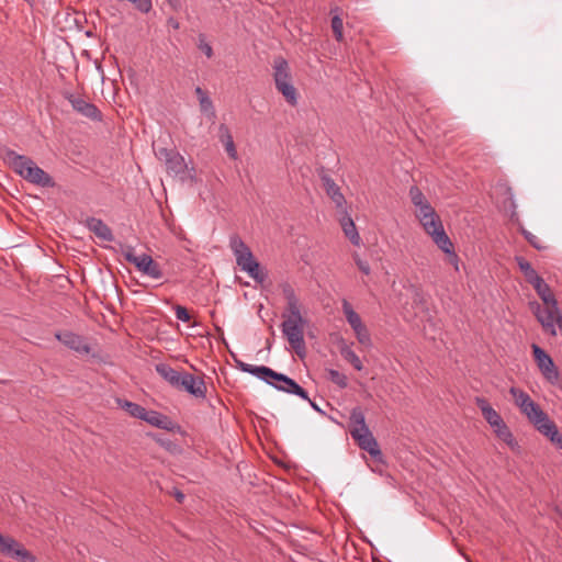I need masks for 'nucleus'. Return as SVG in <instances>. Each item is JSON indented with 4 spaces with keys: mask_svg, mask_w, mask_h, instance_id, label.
Instances as JSON below:
<instances>
[{
    "mask_svg": "<svg viewBox=\"0 0 562 562\" xmlns=\"http://www.w3.org/2000/svg\"><path fill=\"white\" fill-rule=\"evenodd\" d=\"M509 393L513 395L515 404L519 407L520 412L526 415L539 432L549 437L552 442L562 445V437L559 435L557 425L526 392L512 387Z\"/></svg>",
    "mask_w": 562,
    "mask_h": 562,
    "instance_id": "nucleus-1",
    "label": "nucleus"
},
{
    "mask_svg": "<svg viewBox=\"0 0 562 562\" xmlns=\"http://www.w3.org/2000/svg\"><path fill=\"white\" fill-rule=\"evenodd\" d=\"M532 286L542 300V305L533 301L529 303V308L541 324L543 330L555 336L557 327L562 328V316L558 308V302L543 279L539 280V284L535 283Z\"/></svg>",
    "mask_w": 562,
    "mask_h": 562,
    "instance_id": "nucleus-2",
    "label": "nucleus"
},
{
    "mask_svg": "<svg viewBox=\"0 0 562 562\" xmlns=\"http://www.w3.org/2000/svg\"><path fill=\"white\" fill-rule=\"evenodd\" d=\"M237 368L243 372L250 373L268 384L272 385L279 391L295 394L303 400H308L307 392L301 387L293 379L289 378L285 374L278 373L265 366H252L243 361H236Z\"/></svg>",
    "mask_w": 562,
    "mask_h": 562,
    "instance_id": "nucleus-3",
    "label": "nucleus"
},
{
    "mask_svg": "<svg viewBox=\"0 0 562 562\" xmlns=\"http://www.w3.org/2000/svg\"><path fill=\"white\" fill-rule=\"evenodd\" d=\"M3 160L18 175L33 184L42 187H52L54 184L52 177L26 156L19 155L12 149H5Z\"/></svg>",
    "mask_w": 562,
    "mask_h": 562,
    "instance_id": "nucleus-4",
    "label": "nucleus"
},
{
    "mask_svg": "<svg viewBox=\"0 0 562 562\" xmlns=\"http://www.w3.org/2000/svg\"><path fill=\"white\" fill-rule=\"evenodd\" d=\"M418 222L420 223L425 233L431 237L437 247L449 256L450 263L454 265L456 269H458L459 259L454 252V246L447 235L442 221L437 212L418 218Z\"/></svg>",
    "mask_w": 562,
    "mask_h": 562,
    "instance_id": "nucleus-5",
    "label": "nucleus"
},
{
    "mask_svg": "<svg viewBox=\"0 0 562 562\" xmlns=\"http://www.w3.org/2000/svg\"><path fill=\"white\" fill-rule=\"evenodd\" d=\"M350 435L357 441L358 446L369 452L375 459L381 457V450L378 441L373 437L366 424V418L360 407L352 408L350 413Z\"/></svg>",
    "mask_w": 562,
    "mask_h": 562,
    "instance_id": "nucleus-6",
    "label": "nucleus"
},
{
    "mask_svg": "<svg viewBox=\"0 0 562 562\" xmlns=\"http://www.w3.org/2000/svg\"><path fill=\"white\" fill-rule=\"evenodd\" d=\"M229 247L236 257L238 267L248 273L256 282L262 283L267 274L255 259L250 248L236 235L229 239Z\"/></svg>",
    "mask_w": 562,
    "mask_h": 562,
    "instance_id": "nucleus-7",
    "label": "nucleus"
},
{
    "mask_svg": "<svg viewBox=\"0 0 562 562\" xmlns=\"http://www.w3.org/2000/svg\"><path fill=\"white\" fill-rule=\"evenodd\" d=\"M306 324L307 319H283L281 323L282 335L299 357H304L306 352L304 339Z\"/></svg>",
    "mask_w": 562,
    "mask_h": 562,
    "instance_id": "nucleus-8",
    "label": "nucleus"
},
{
    "mask_svg": "<svg viewBox=\"0 0 562 562\" xmlns=\"http://www.w3.org/2000/svg\"><path fill=\"white\" fill-rule=\"evenodd\" d=\"M124 257L128 262L135 265L137 270L143 274L154 280H160L162 278L164 274L159 263H157L149 255L143 254L140 256H136L133 248L128 247L124 251Z\"/></svg>",
    "mask_w": 562,
    "mask_h": 562,
    "instance_id": "nucleus-9",
    "label": "nucleus"
},
{
    "mask_svg": "<svg viewBox=\"0 0 562 562\" xmlns=\"http://www.w3.org/2000/svg\"><path fill=\"white\" fill-rule=\"evenodd\" d=\"M531 348L535 361L542 376L551 384L558 383L559 370L552 358L536 344H532Z\"/></svg>",
    "mask_w": 562,
    "mask_h": 562,
    "instance_id": "nucleus-10",
    "label": "nucleus"
},
{
    "mask_svg": "<svg viewBox=\"0 0 562 562\" xmlns=\"http://www.w3.org/2000/svg\"><path fill=\"white\" fill-rule=\"evenodd\" d=\"M0 553L19 562H36V558L12 537L0 533Z\"/></svg>",
    "mask_w": 562,
    "mask_h": 562,
    "instance_id": "nucleus-11",
    "label": "nucleus"
},
{
    "mask_svg": "<svg viewBox=\"0 0 562 562\" xmlns=\"http://www.w3.org/2000/svg\"><path fill=\"white\" fill-rule=\"evenodd\" d=\"M177 389L183 390L196 398H205L206 396L204 380L188 372H183Z\"/></svg>",
    "mask_w": 562,
    "mask_h": 562,
    "instance_id": "nucleus-12",
    "label": "nucleus"
},
{
    "mask_svg": "<svg viewBox=\"0 0 562 562\" xmlns=\"http://www.w3.org/2000/svg\"><path fill=\"white\" fill-rule=\"evenodd\" d=\"M156 156L159 160L165 162L167 170L175 175L184 172L187 168L184 158L178 151L159 148L156 151Z\"/></svg>",
    "mask_w": 562,
    "mask_h": 562,
    "instance_id": "nucleus-13",
    "label": "nucleus"
},
{
    "mask_svg": "<svg viewBox=\"0 0 562 562\" xmlns=\"http://www.w3.org/2000/svg\"><path fill=\"white\" fill-rule=\"evenodd\" d=\"M66 99L70 102L72 109L82 116L92 121H101V112L94 104L75 94H67Z\"/></svg>",
    "mask_w": 562,
    "mask_h": 562,
    "instance_id": "nucleus-14",
    "label": "nucleus"
},
{
    "mask_svg": "<svg viewBox=\"0 0 562 562\" xmlns=\"http://www.w3.org/2000/svg\"><path fill=\"white\" fill-rule=\"evenodd\" d=\"M55 337L63 342L66 347L69 349L79 352V353H89L91 351V348L87 344L83 337L71 333V331H63V333H56Z\"/></svg>",
    "mask_w": 562,
    "mask_h": 562,
    "instance_id": "nucleus-15",
    "label": "nucleus"
},
{
    "mask_svg": "<svg viewBox=\"0 0 562 562\" xmlns=\"http://www.w3.org/2000/svg\"><path fill=\"white\" fill-rule=\"evenodd\" d=\"M409 198L415 207V216L417 220L436 212L418 187H411Z\"/></svg>",
    "mask_w": 562,
    "mask_h": 562,
    "instance_id": "nucleus-16",
    "label": "nucleus"
},
{
    "mask_svg": "<svg viewBox=\"0 0 562 562\" xmlns=\"http://www.w3.org/2000/svg\"><path fill=\"white\" fill-rule=\"evenodd\" d=\"M322 182L325 188L327 195L331 199L338 210H345L346 207V199L340 191V188L335 183V181L327 175L322 177Z\"/></svg>",
    "mask_w": 562,
    "mask_h": 562,
    "instance_id": "nucleus-17",
    "label": "nucleus"
},
{
    "mask_svg": "<svg viewBox=\"0 0 562 562\" xmlns=\"http://www.w3.org/2000/svg\"><path fill=\"white\" fill-rule=\"evenodd\" d=\"M273 80L276 87L292 80L289 64L283 57H277L273 60Z\"/></svg>",
    "mask_w": 562,
    "mask_h": 562,
    "instance_id": "nucleus-18",
    "label": "nucleus"
},
{
    "mask_svg": "<svg viewBox=\"0 0 562 562\" xmlns=\"http://www.w3.org/2000/svg\"><path fill=\"white\" fill-rule=\"evenodd\" d=\"M476 405L481 409L485 420L494 428L504 423L502 416L483 397H476Z\"/></svg>",
    "mask_w": 562,
    "mask_h": 562,
    "instance_id": "nucleus-19",
    "label": "nucleus"
},
{
    "mask_svg": "<svg viewBox=\"0 0 562 562\" xmlns=\"http://www.w3.org/2000/svg\"><path fill=\"white\" fill-rule=\"evenodd\" d=\"M143 420L160 429L171 430L173 428L172 420L168 416L156 411L146 409Z\"/></svg>",
    "mask_w": 562,
    "mask_h": 562,
    "instance_id": "nucleus-20",
    "label": "nucleus"
},
{
    "mask_svg": "<svg viewBox=\"0 0 562 562\" xmlns=\"http://www.w3.org/2000/svg\"><path fill=\"white\" fill-rule=\"evenodd\" d=\"M342 216L340 218L341 228L346 235V237L356 246H359L361 243V238L357 232L356 225L352 218L347 213L346 209L342 210Z\"/></svg>",
    "mask_w": 562,
    "mask_h": 562,
    "instance_id": "nucleus-21",
    "label": "nucleus"
},
{
    "mask_svg": "<svg viewBox=\"0 0 562 562\" xmlns=\"http://www.w3.org/2000/svg\"><path fill=\"white\" fill-rule=\"evenodd\" d=\"M194 91L199 100L201 112L204 113L211 121H214L216 119V112L211 98L201 87H196Z\"/></svg>",
    "mask_w": 562,
    "mask_h": 562,
    "instance_id": "nucleus-22",
    "label": "nucleus"
},
{
    "mask_svg": "<svg viewBox=\"0 0 562 562\" xmlns=\"http://www.w3.org/2000/svg\"><path fill=\"white\" fill-rule=\"evenodd\" d=\"M218 138L224 145L225 150L229 158L237 159V150L229 128L225 124H221L218 127Z\"/></svg>",
    "mask_w": 562,
    "mask_h": 562,
    "instance_id": "nucleus-23",
    "label": "nucleus"
},
{
    "mask_svg": "<svg viewBox=\"0 0 562 562\" xmlns=\"http://www.w3.org/2000/svg\"><path fill=\"white\" fill-rule=\"evenodd\" d=\"M87 223L89 229L93 232L98 237L108 241H111L113 239L111 229L103 221L95 217H91L87 221Z\"/></svg>",
    "mask_w": 562,
    "mask_h": 562,
    "instance_id": "nucleus-24",
    "label": "nucleus"
},
{
    "mask_svg": "<svg viewBox=\"0 0 562 562\" xmlns=\"http://www.w3.org/2000/svg\"><path fill=\"white\" fill-rule=\"evenodd\" d=\"M156 371L158 374L164 378L168 383H170L173 387H177L183 372L177 371L168 364L160 363L156 366Z\"/></svg>",
    "mask_w": 562,
    "mask_h": 562,
    "instance_id": "nucleus-25",
    "label": "nucleus"
},
{
    "mask_svg": "<svg viewBox=\"0 0 562 562\" xmlns=\"http://www.w3.org/2000/svg\"><path fill=\"white\" fill-rule=\"evenodd\" d=\"M516 262L527 282L530 284H539V280L542 278L537 273L529 261H527L524 257H516Z\"/></svg>",
    "mask_w": 562,
    "mask_h": 562,
    "instance_id": "nucleus-26",
    "label": "nucleus"
},
{
    "mask_svg": "<svg viewBox=\"0 0 562 562\" xmlns=\"http://www.w3.org/2000/svg\"><path fill=\"white\" fill-rule=\"evenodd\" d=\"M342 312L346 316L348 324L351 326L353 331L361 329L366 325L362 323L361 317L355 312L351 304L347 301H342Z\"/></svg>",
    "mask_w": 562,
    "mask_h": 562,
    "instance_id": "nucleus-27",
    "label": "nucleus"
},
{
    "mask_svg": "<svg viewBox=\"0 0 562 562\" xmlns=\"http://www.w3.org/2000/svg\"><path fill=\"white\" fill-rule=\"evenodd\" d=\"M116 403L122 409L128 413L130 416L143 420L146 412L145 407L137 403L121 398H117Z\"/></svg>",
    "mask_w": 562,
    "mask_h": 562,
    "instance_id": "nucleus-28",
    "label": "nucleus"
},
{
    "mask_svg": "<svg viewBox=\"0 0 562 562\" xmlns=\"http://www.w3.org/2000/svg\"><path fill=\"white\" fill-rule=\"evenodd\" d=\"M276 88L290 105L294 106L297 104V91L293 86L292 80L283 82Z\"/></svg>",
    "mask_w": 562,
    "mask_h": 562,
    "instance_id": "nucleus-29",
    "label": "nucleus"
},
{
    "mask_svg": "<svg viewBox=\"0 0 562 562\" xmlns=\"http://www.w3.org/2000/svg\"><path fill=\"white\" fill-rule=\"evenodd\" d=\"M283 319H306L301 311L300 300L286 302L285 311L282 314Z\"/></svg>",
    "mask_w": 562,
    "mask_h": 562,
    "instance_id": "nucleus-30",
    "label": "nucleus"
},
{
    "mask_svg": "<svg viewBox=\"0 0 562 562\" xmlns=\"http://www.w3.org/2000/svg\"><path fill=\"white\" fill-rule=\"evenodd\" d=\"M494 431H495L496 436L501 440L506 442L512 449H514L515 447L518 446L516 440L513 437L512 431L509 430V428L507 427V425L505 423H502V424H499V426L494 427Z\"/></svg>",
    "mask_w": 562,
    "mask_h": 562,
    "instance_id": "nucleus-31",
    "label": "nucleus"
},
{
    "mask_svg": "<svg viewBox=\"0 0 562 562\" xmlns=\"http://www.w3.org/2000/svg\"><path fill=\"white\" fill-rule=\"evenodd\" d=\"M341 356L346 361L351 363V366L357 370L361 371L363 369L362 362L360 358L357 356V353L348 346H345L340 350Z\"/></svg>",
    "mask_w": 562,
    "mask_h": 562,
    "instance_id": "nucleus-32",
    "label": "nucleus"
},
{
    "mask_svg": "<svg viewBox=\"0 0 562 562\" xmlns=\"http://www.w3.org/2000/svg\"><path fill=\"white\" fill-rule=\"evenodd\" d=\"M328 376L333 383H335L336 385H338L341 389H345L348 385L347 376L344 373L339 372L338 370H335V369L328 370Z\"/></svg>",
    "mask_w": 562,
    "mask_h": 562,
    "instance_id": "nucleus-33",
    "label": "nucleus"
},
{
    "mask_svg": "<svg viewBox=\"0 0 562 562\" xmlns=\"http://www.w3.org/2000/svg\"><path fill=\"white\" fill-rule=\"evenodd\" d=\"M196 46L209 59L213 57V48L211 44L206 41V36L204 34H199Z\"/></svg>",
    "mask_w": 562,
    "mask_h": 562,
    "instance_id": "nucleus-34",
    "label": "nucleus"
},
{
    "mask_svg": "<svg viewBox=\"0 0 562 562\" xmlns=\"http://www.w3.org/2000/svg\"><path fill=\"white\" fill-rule=\"evenodd\" d=\"M331 29H333L335 38L338 42H341L344 40V34H342L344 23H342V20L340 16H338V15L333 16Z\"/></svg>",
    "mask_w": 562,
    "mask_h": 562,
    "instance_id": "nucleus-35",
    "label": "nucleus"
},
{
    "mask_svg": "<svg viewBox=\"0 0 562 562\" xmlns=\"http://www.w3.org/2000/svg\"><path fill=\"white\" fill-rule=\"evenodd\" d=\"M355 335H356L357 340L359 341V344H361L364 347H370L371 346V337H370V334H369V331H368L366 326L362 327L359 330H356Z\"/></svg>",
    "mask_w": 562,
    "mask_h": 562,
    "instance_id": "nucleus-36",
    "label": "nucleus"
},
{
    "mask_svg": "<svg viewBox=\"0 0 562 562\" xmlns=\"http://www.w3.org/2000/svg\"><path fill=\"white\" fill-rule=\"evenodd\" d=\"M521 232L532 247H535L538 250H542L546 248L536 235L531 234L526 229H521Z\"/></svg>",
    "mask_w": 562,
    "mask_h": 562,
    "instance_id": "nucleus-37",
    "label": "nucleus"
},
{
    "mask_svg": "<svg viewBox=\"0 0 562 562\" xmlns=\"http://www.w3.org/2000/svg\"><path fill=\"white\" fill-rule=\"evenodd\" d=\"M352 258L355 260L356 266L363 274H370L371 268L368 261L362 260L358 254H353Z\"/></svg>",
    "mask_w": 562,
    "mask_h": 562,
    "instance_id": "nucleus-38",
    "label": "nucleus"
},
{
    "mask_svg": "<svg viewBox=\"0 0 562 562\" xmlns=\"http://www.w3.org/2000/svg\"><path fill=\"white\" fill-rule=\"evenodd\" d=\"M175 314H176L177 319L184 322V323L189 322L191 318L188 310L181 305L175 306Z\"/></svg>",
    "mask_w": 562,
    "mask_h": 562,
    "instance_id": "nucleus-39",
    "label": "nucleus"
},
{
    "mask_svg": "<svg viewBox=\"0 0 562 562\" xmlns=\"http://www.w3.org/2000/svg\"><path fill=\"white\" fill-rule=\"evenodd\" d=\"M282 293L286 302H292L299 300L295 294L294 289L290 284H284L282 286Z\"/></svg>",
    "mask_w": 562,
    "mask_h": 562,
    "instance_id": "nucleus-40",
    "label": "nucleus"
},
{
    "mask_svg": "<svg viewBox=\"0 0 562 562\" xmlns=\"http://www.w3.org/2000/svg\"><path fill=\"white\" fill-rule=\"evenodd\" d=\"M425 303H426V302H425V296H424V294H423L420 291H417V290H416V291L414 292V296H413V304H414V306H416V307H419V308L424 310V307H425Z\"/></svg>",
    "mask_w": 562,
    "mask_h": 562,
    "instance_id": "nucleus-41",
    "label": "nucleus"
},
{
    "mask_svg": "<svg viewBox=\"0 0 562 562\" xmlns=\"http://www.w3.org/2000/svg\"><path fill=\"white\" fill-rule=\"evenodd\" d=\"M175 497H176V499H177L179 503H182V502H183V499H184V494H183L182 492H180V491H176V493H175Z\"/></svg>",
    "mask_w": 562,
    "mask_h": 562,
    "instance_id": "nucleus-42",
    "label": "nucleus"
},
{
    "mask_svg": "<svg viewBox=\"0 0 562 562\" xmlns=\"http://www.w3.org/2000/svg\"><path fill=\"white\" fill-rule=\"evenodd\" d=\"M306 401L311 404V406H312L315 411H317V412H322V411H321V408H319V407H318L314 402H312L310 397H308V400H306Z\"/></svg>",
    "mask_w": 562,
    "mask_h": 562,
    "instance_id": "nucleus-43",
    "label": "nucleus"
},
{
    "mask_svg": "<svg viewBox=\"0 0 562 562\" xmlns=\"http://www.w3.org/2000/svg\"><path fill=\"white\" fill-rule=\"evenodd\" d=\"M169 23L178 29V22L173 21L172 19L169 20Z\"/></svg>",
    "mask_w": 562,
    "mask_h": 562,
    "instance_id": "nucleus-44",
    "label": "nucleus"
},
{
    "mask_svg": "<svg viewBox=\"0 0 562 562\" xmlns=\"http://www.w3.org/2000/svg\"><path fill=\"white\" fill-rule=\"evenodd\" d=\"M424 331H425V335L428 336L427 327L426 326H424Z\"/></svg>",
    "mask_w": 562,
    "mask_h": 562,
    "instance_id": "nucleus-45",
    "label": "nucleus"
},
{
    "mask_svg": "<svg viewBox=\"0 0 562 562\" xmlns=\"http://www.w3.org/2000/svg\"><path fill=\"white\" fill-rule=\"evenodd\" d=\"M25 1L29 2V3H32L34 0H25Z\"/></svg>",
    "mask_w": 562,
    "mask_h": 562,
    "instance_id": "nucleus-46",
    "label": "nucleus"
}]
</instances>
